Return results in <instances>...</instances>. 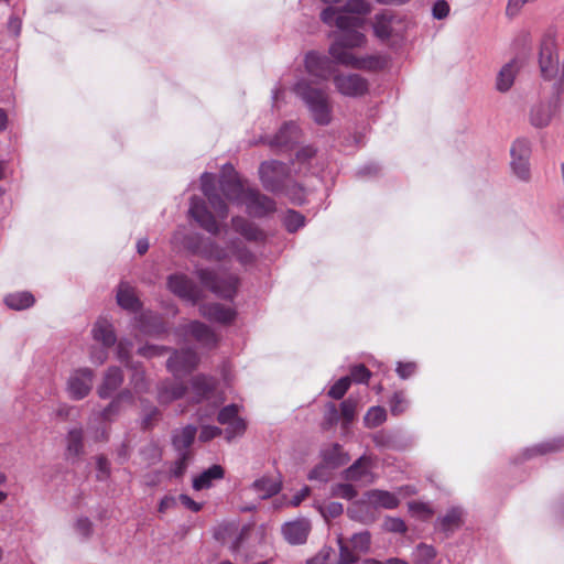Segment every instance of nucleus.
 Listing matches in <instances>:
<instances>
[{"mask_svg": "<svg viewBox=\"0 0 564 564\" xmlns=\"http://www.w3.org/2000/svg\"><path fill=\"white\" fill-rule=\"evenodd\" d=\"M560 94L561 93L556 94L557 97L555 104H540L531 109L530 122L532 126L535 128H544L551 122L555 111L560 107Z\"/></svg>", "mask_w": 564, "mask_h": 564, "instance_id": "22", "label": "nucleus"}, {"mask_svg": "<svg viewBox=\"0 0 564 564\" xmlns=\"http://www.w3.org/2000/svg\"><path fill=\"white\" fill-rule=\"evenodd\" d=\"M364 19L352 15H338L336 19V26L341 32L339 39L336 41L347 47H359L366 42V36L359 32L364 25Z\"/></svg>", "mask_w": 564, "mask_h": 564, "instance_id": "5", "label": "nucleus"}, {"mask_svg": "<svg viewBox=\"0 0 564 564\" xmlns=\"http://www.w3.org/2000/svg\"><path fill=\"white\" fill-rule=\"evenodd\" d=\"M332 553L330 547H323L313 558L307 561V564H329Z\"/></svg>", "mask_w": 564, "mask_h": 564, "instance_id": "64", "label": "nucleus"}, {"mask_svg": "<svg viewBox=\"0 0 564 564\" xmlns=\"http://www.w3.org/2000/svg\"><path fill=\"white\" fill-rule=\"evenodd\" d=\"M337 91L347 97H360L368 91V82L358 74H337L333 78Z\"/></svg>", "mask_w": 564, "mask_h": 564, "instance_id": "11", "label": "nucleus"}, {"mask_svg": "<svg viewBox=\"0 0 564 564\" xmlns=\"http://www.w3.org/2000/svg\"><path fill=\"white\" fill-rule=\"evenodd\" d=\"M311 531V523L306 519H297L282 527V534L290 544H303Z\"/></svg>", "mask_w": 564, "mask_h": 564, "instance_id": "19", "label": "nucleus"}, {"mask_svg": "<svg viewBox=\"0 0 564 564\" xmlns=\"http://www.w3.org/2000/svg\"><path fill=\"white\" fill-rule=\"evenodd\" d=\"M189 458V452H182L178 454V458L175 460L172 468L173 476L181 477L185 473Z\"/></svg>", "mask_w": 564, "mask_h": 564, "instance_id": "56", "label": "nucleus"}, {"mask_svg": "<svg viewBox=\"0 0 564 564\" xmlns=\"http://www.w3.org/2000/svg\"><path fill=\"white\" fill-rule=\"evenodd\" d=\"M345 11L357 14H367L370 12V6L366 0H348Z\"/></svg>", "mask_w": 564, "mask_h": 564, "instance_id": "58", "label": "nucleus"}, {"mask_svg": "<svg viewBox=\"0 0 564 564\" xmlns=\"http://www.w3.org/2000/svg\"><path fill=\"white\" fill-rule=\"evenodd\" d=\"M214 387V380L205 376H196L192 380V389L197 401L205 397Z\"/></svg>", "mask_w": 564, "mask_h": 564, "instance_id": "39", "label": "nucleus"}, {"mask_svg": "<svg viewBox=\"0 0 564 564\" xmlns=\"http://www.w3.org/2000/svg\"><path fill=\"white\" fill-rule=\"evenodd\" d=\"M169 290L178 297L197 303L202 299L200 289L185 274L175 273L167 279Z\"/></svg>", "mask_w": 564, "mask_h": 564, "instance_id": "10", "label": "nucleus"}, {"mask_svg": "<svg viewBox=\"0 0 564 564\" xmlns=\"http://www.w3.org/2000/svg\"><path fill=\"white\" fill-rule=\"evenodd\" d=\"M227 425L228 426L225 430V437L228 442L237 436H241L246 431V422L241 417H237Z\"/></svg>", "mask_w": 564, "mask_h": 564, "instance_id": "47", "label": "nucleus"}, {"mask_svg": "<svg viewBox=\"0 0 564 564\" xmlns=\"http://www.w3.org/2000/svg\"><path fill=\"white\" fill-rule=\"evenodd\" d=\"M339 545V560L337 564H352L358 557L355 555L354 550H350L347 544L344 543L343 538L338 536Z\"/></svg>", "mask_w": 564, "mask_h": 564, "instance_id": "49", "label": "nucleus"}, {"mask_svg": "<svg viewBox=\"0 0 564 564\" xmlns=\"http://www.w3.org/2000/svg\"><path fill=\"white\" fill-rule=\"evenodd\" d=\"M323 462L330 468L339 467L349 460L348 454H346L341 446L333 444L328 448L322 452Z\"/></svg>", "mask_w": 564, "mask_h": 564, "instance_id": "31", "label": "nucleus"}, {"mask_svg": "<svg viewBox=\"0 0 564 564\" xmlns=\"http://www.w3.org/2000/svg\"><path fill=\"white\" fill-rule=\"evenodd\" d=\"M560 449V443L557 442H544L539 445H535L531 448H528L525 453L528 454V457H532L535 455H543L553 451Z\"/></svg>", "mask_w": 564, "mask_h": 564, "instance_id": "50", "label": "nucleus"}, {"mask_svg": "<svg viewBox=\"0 0 564 564\" xmlns=\"http://www.w3.org/2000/svg\"><path fill=\"white\" fill-rule=\"evenodd\" d=\"M123 372L116 366L109 367L102 378V382L97 389L101 399H108L123 382Z\"/></svg>", "mask_w": 564, "mask_h": 564, "instance_id": "23", "label": "nucleus"}, {"mask_svg": "<svg viewBox=\"0 0 564 564\" xmlns=\"http://www.w3.org/2000/svg\"><path fill=\"white\" fill-rule=\"evenodd\" d=\"M351 383L350 377L346 376L337 380L329 389L328 395L333 399L339 400L341 399L347 390L349 389Z\"/></svg>", "mask_w": 564, "mask_h": 564, "instance_id": "45", "label": "nucleus"}, {"mask_svg": "<svg viewBox=\"0 0 564 564\" xmlns=\"http://www.w3.org/2000/svg\"><path fill=\"white\" fill-rule=\"evenodd\" d=\"M390 412L392 415L398 416L404 413L409 406V401L405 398L404 392H394L389 401Z\"/></svg>", "mask_w": 564, "mask_h": 564, "instance_id": "43", "label": "nucleus"}, {"mask_svg": "<svg viewBox=\"0 0 564 564\" xmlns=\"http://www.w3.org/2000/svg\"><path fill=\"white\" fill-rule=\"evenodd\" d=\"M200 187L204 195L208 198L212 195L216 194L215 184H214V175L209 173H203L200 176Z\"/></svg>", "mask_w": 564, "mask_h": 564, "instance_id": "61", "label": "nucleus"}, {"mask_svg": "<svg viewBox=\"0 0 564 564\" xmlns=\"http://www.w3.org/2000/svg\"><path fill=\"white\" fill-rule=\"evenodd\" d=\"M220 188L224 195L231 202L245 204L247 200V192L252 191V187L246 186L245 183L237 176L232 166L225 165L220 180Z\"/></svg>", "mask_w": 564, "mask_h": 564, "instance_id": "6", "label": "nucleus"}, {"mask_svg": "<svg viewBox=\"0 0 564 564\" xmlns=\"http://www.w3.org/2000/svg\"><path fill=\"white\" fill-rule=\"evenodd\" d=\"M356 408H357V401L351 398H348L341 402V404H340L341 416L347 424L354 420L355 413H356Z\"/></svg>", "mask_w": 564, "mask_h": 564, "instance_id": "55", "label": "nucleus"}, {"mask_svg": "<svg viewBox=\"0 0 564 564\" xmlns=\"http://www.w3.org/2000/svg\"><path fill=\"white\" fill-rule=\"evenodd\" d=\"M539 68L541 77L553 82L556 94L561 93L564 72L561 70L560 47L552 34H546L541 42Z\"/></svg>", "mask_w": 564, "mask_h": 564, "instance_id": "3", "label": "nucleus"}, {"mask_svg": "<svg viewBox=\"0 0 564 564\" xmlns=\"http://www.w3.org/2000/svg\"><path fill=\"white\" fill-rule=\"evenodd\" d=\"M234 229L243 236L247 240L258 241L263 238V234L252 223L242 217H234L231 219Z\"/></svg>", "mask_w": 564, "mask_h": 564, "instance_id": "29", "label": "nucleus"}, {"mask_svg": "<svg viewBox=\"0 0 564 564\" xmlns=\"http://www.w3.org/2000/svg\"><path fill=\"white\" fill-rule=\"evenodd\" d=\"M412 556L415 564H432L436 556V551L432 545L421 543L415 547Z\"/></svg>", "mask_w": 564, "mask_h": 564, "instance_id": "38", "label": "nucleus"}, {"mask_svg": "<svg viewBox=\"0 0 564 564\" xmlns=\"http://www.w3.org/2000/svg\"><path fill=\"white\" fill-rule=\"evenodd\" d=\"M350 542L354 551L367 553L370 550L371 535L368 531L355 533L351 536Z\"/></svg>", "mask_w": 564, "mask_h": 564, "instance_id": "44", "label": "nucleus"}, {"mask_svg": "<svg viewBox=\"0 0 564 564\" xmlns=\"http://www.w3.org/2000/svg\"><path fill=\"white\" fill-rule=\"evenodd\" d=\"M122 404L113 399L100 413V416L106 422H111L117 417L122 410Z\"/></svg>", "mask_w": 564, "mask_h": 564, "instance_id": "52", "label": "nucleus"}, {"mask_svg": "<svg viewBox=\"0 0 564 564\" xmlns=\"http://www.w3.org/2000/svg\"><path fill=\"white\" fill-rule=\"evenodd\" d=\"M399 503L400 500L393 492L372 489L365 494L362 500L354 502L347 509V513L354 520L370 523L375 521V516L369 511V508L394 509Z\"/></svg>", "mask_w": 564, "mask_h": 564, "instance_id": "2", "label": "nucleus"}, {"mask_svg": "<svg viewBox=\"0 0 564 564\" xmlns=\"http://www.w3.org/2000/svg\"><path fill=\"white\" fill-rule=\"evenodd\" d=\"M245 205L248 213L256 217L265 216L275 209L274 202L270 197L262 195L256 188L247 192V200Z\"/></svg>", "mask_w": 564, "mask_h": 564, "instance_id": "17", "label": "nucleus"}, {"mask_svg": "<svg viewBox=\"0 0 564 564\" xmlns=\"http://www.w3.org/2000/svg\"><path fill=\"white\" fill-rule=\"evenodd\" d=\"M332 495L346 500H351L357 496V490L350 484H336L332 487Z\"/></svg>", "mask_w": 564, "mask_h": 564, "instance_id": "48", "label": "nucleus"}, {"mask_svg": "<svg viewBox=\"0 0 564 564\" xmlns=\"http://www.w3.org/2000/svg\"><path fill=\"white\" fill-rule=\"evenodd\" d=\"M300 140V129L293 121L284 123L278 133L268 142L271 148L289 149Z\"/></svg>", "mask_w": 564, "mask_h": 564, "instance_id": "18", "label": "nucleus"}, {"mask_svg": "<svg viewBox=\"0 0 564 564\" xmlns=\"http://www.w3.org/2000/svg\"><path fill=\"white\" fill-rule=\"evenodd\" d=\"M519 70L520 64L517 59H511L505 64L497 75L496 89L500 93H507L510 90Z\"/></svg>", "mask_w": 564, "mask_h": 564, "instance_id": "26", "label": "nucleus"}, {"mask_svg": "<svg viewBox=\"0 0 564 564\" xmlns=\"http://www.w3.org/2000/svg\"><path fill=\"white\" fill-rule=\"evenodd\" d=\"M252 489L259 498L267 499L279 492L280 485L271 478L262 477L253 482Z\"/></svg>", "mask_w": 564, "mask_h": 564, "instance_id": "36", "label": "nucleus"}, {"mask_svg": "<svg viewBox=\"0 0 564 564\" xmlns=\"http://www.w3.org/2000/svg\"><path fill=\"white\" fill-rule=\"evenodd\" d=\"M94 371L89 368L75 370L67 382V391L75 400L84 399L91 390Z\"/></svg>", "mask_w": 564, "mask_h": 564, "instance_id": "14", "label": "nucleus"}, {"mask_svg": "<svg viewBox=\"0 0 564 564\" xmlns=\"http://www.w3.org/2000/svg\"><path fill=\"white\" fill-rule=\"evenodd\" d=\"M198 356L192 349L176 350L167 360V369L175 376L189 373L198 364Z\"/></svg>", "mask_w": 564, "mask_h": 564, "instance_id": "15", "label": "nucleus"}, {"mask_svg": "<svg viewBox=\"0 0 564 564\" xmlns=\"http://www.w3.org/2000/svg\"><path fill=\"white\" fill-rule=\"evenodd\" d=\"M34 302V296L30 292L11 293L4 297V303L17 311L29 308Z\"/></svg>", "mask_w": 564, "mask_h": 564, "instance_id": "34", "label": "nucleus"}, {"mask_svg": "<svg viewBox=\"0 0 564 564\" xmlns=\"http://www.w3.org/2000/svg\"><path fill=\"white\" fill-rule=\"evenodd\" d=\"M231 253L237 258V260L243 264L252 263L254 256L250 250H248L245 246H242L239 241H231L229 245Z\"/></svg>", "mask_w": 564, "mask_h": 564, "instance_id": "42", "label": "nucleus"}, {"mask_svg": "<svg viewBox=\"0 0 564 564\" xmlns=\"http://www.w3.org/2000/svg\"><path fill=\"white\" fill-rule=\"evenodd\" d=\"M387 419L386 410L382 406H372L364 417L365 425L373 429L382 424Z\"/></svg>", "mask_w": 564, "mask_h": 564, "instance_id": "40", "label": "nucleus"}, {"mask_svg": "<svg viewBox=\"0 0 564 564\" xmlns=\"http://www.w3.org/2000/svg\"><path fill=\"white\" fill-rule=\"evenodd\" d=\"M373 463L371 457H359L349 468L345 470L346 480L371 484L375 480L372 474Z\"/></svg>", "mask_w": 564, "mask_h": 564, "instance_id": "16", "label": "nucleus"}, {"mask_svg": "<svg viewBox=\"0 0 564 564\" xmlns=\"http://www.w3.org/2000/svg\"><path fill=\"white\" fill-rule=\"evenodd\" d=\"M511 170L513 174L521 181L530 178V142L525 139H517L510 149Z\"/></svg>", "mask_w": 564, "mask_h": 564, "instance_id": "8", "label": "nucleus"}, {"mask_svg": "<svg viewBox=\"0 0 564 564\" xmlns=\"http://www.w3.org/2000/svg\"><path fill=\"white\" fill-rule=\"evenodd\" d=\"M195 274L203 286L221 299L231 300L237 293L239 280L234 274L221 278L210 269L198 267L195 269Z\"/></svg>", "mask_w": 564, "mask_h": 564, "instance_id": "4", "label": "nucleus"}, {"mask_svg": "<svg viewBox=\"0 0 564 564\" xmlns=\"http://www.w3.org/2000/svg\"><path fill=\"white\" fill-rule=\"evenodd\" d=\"M132 343L127 339L119 340L117 345V357L121 362H124L126 367H130V350Z\"/></svg>", "mask_w": 564, "mask_h": 564, "instance_id": "54", "label": "nucleus"}, {"mask_svg": "<svg viewBox=\"0 0 564 564\" xmlns=\"http://www.w3.org/2000/svg\"><path fill=\"white\" fill-rule=\"evenodd\" d=\"M305 67L308 74L321 79H327L334 73L332 61L315 52L306 54Z\"/></svg>", "mask_w": 564, "mask_h": 564, "instance_id": "20", "label": "nucleus"}, {"mask_svg": "<svg viewBox=\"0 0 564 564\" xmlns=\"http://www.w3.org/2000/svg\"><path fill=\"white\" fill-rule=\"evenodd\" d=\"M74 528L77 534L85 539L89 538L93 532V523L86 517L78 518L74 524Z\"/></svg>", "mask_w": 564, "mask_h": 564, "instance_id": "60", "label": "nucleus"}, {"mask_svg": "<svg viewBox=\"0 0 564 564\" xmlns=\"http://www.w3.org/2000/svg\"><path fill=\"white\" fill-rule=\"evenodd\" d=\"M370 376V371L364 365H357L351 368L349 377L351 381L367 383Z\"/></svg>", "mask_w": 564, "mask_h": 564, "instance_id": "57", "label": "nucleus"}, {"mask_svg": "<svg viewBox=\"0 0 564 564\" xmlns=\"http://www.w3.org/2000/svg\"><path fill=\"white\" fill-rule=\"evenodd\" d=\"M107 349L104 346L100 348L93 346L89 351L90 361L96 365H102L108 358Z\"/></svg>", "mask_w": 564, "mask_h": 564, "instance_id": "62", "label": "nucleus"}, {"mask_svg": "<svg viewBox=\"0 0 564 564\" xmlns=\"http://www.w3.org/2000/svg\"><path fill=\"white\" fill-rule=\"evenodd\" d=\"M131 369H133L130 384L132 386V389L135 393H144L149 390V383L145 379V373L142 369L137 368L132 365H130Z\"/></svg>", "mask_w": 564, "mask_h": 564, "instance_id": "41", "label": "nucleus"}, {"mask_svg": "<svg viewBox=\"0 0 564 564\" xmlns=\"http://www.w3.org/2000/svg\"><path fill=\"white\" fill-rule=\"evenodd\" d=\"M118 304L128 311L135 312L140 307V302L135 296L134 290L128 283H120L117 292Z\"/></svg>", "mask_w": 564, "mask_h": 564, "instance_id": "28", "label": "nucleus"}, {"mask_svg": "<svg viewBox=\"0 0 564 564\" xmlns=\"http://www.w3.org/2000/svg\"><path fill=\"white\" fill-rule=\"evenodd\" d=\"M304 216L295 210H289L284 217V226L289 232H294L304 226Z\"/></svg>", "mask_w": 564, "mask_h": 564, "instance_id": "46", "label": "nucleus"}, {"mask_svg": "<svg viewBox=\"0 0 564 564\" xmlns=\"http://www.w3.org/2000/svg\"><path fill=\"white\" fill-rule=\"evenodd\" d=\"M184 332L189 334L203 346L214 347L217 344V335L213 332V329L198 321L191 322L188 325H186L184 327Z\"/></svg>", "mask_w": 564, "mask_h": 564, "instance_id": "24", "label": "nucleus"}, {"mask_svg": "<svg viewBox=\"0 0 564 564\" xmlns=\"http://www.w3.org/2000/svg\"><path fill=\"white\" fill-rule=\"evenodd\" d=\"M91 336L94 340L100 343L105 348L112 347L117 341L113 326L106 318H99L95 323L91 329Z\"/></svg>", "mask_w": 564, "mask_h": 564, "instance_id": "25", "label": "nucleus"}, {"mask_svg": "<svg viewBox=\"0 0 564 564\" xmlns=\"http://www.w3.org/2000/svg\"><path fill=\"white\" fill-rule=\"evenodd\" d=\"M401 24L402 21L397 14L384 11L373 17L372 29L379 40L387 41L400 33Z\"/></svg>", "mask_w": 564, "mask_h": 564, "instance_id": "12", "label": "nucleus"}, {"mask_svg": "<svg viewBox=\"0 0 564 564\" xmlns=\"http://www.w3.org/2000/svg\"><path fill=\"white\" fill-rule=\"evenodd\" d=\"M188 213L207 232L217 235L220 231L219 224L215 216L208 210L203 198L193 196L191 198Z\"/></svg>", "mask_w": 564, "mask_h": 564, "instance_id": "13", "label": "nucleus"}, {"mask_svg": "<svg viewBox=\"0 0 564 564\" xmlns=\"http://www.w3.org/2000/svg\"><path fill=\"white\" fill-rule=\"evenodd\" d=\"M329 468L330 467L323 462L310 471L308 479L324 482L327 481L329 479Z\"/></svg>", "mask_w": 564, "mask_h": 564, "instance_id": "59", "label": "nucleus"}, {"mask_svg": "<svg viewBox=\"0 0 564 564\" xmlns=\"http://www.w3.org/2000/svg\"><path fill=\"white\" fill-rule=\"evenodd\" d=\"M288 170V166L279 161L262 162L259 175L263 187L273 193L281 191Z\"/></svg>", "mask_w": 564, "mask_h": 564, "instance_id": "9", "label": "nucleus"}, {"mask_svg": "<svg viewBox=\"0 0 564 564\" xmlns=\"http://www.w3.org/2000/svg\"><path fill=\"white\" fill-rule=\"evenodd\" d=\"M225 471L220 465H213L193 479V488L195 490L209 488L214 480L223 479Z\"/></svg>", "mask_w": 564, "mask_h": 564, "instance_id": "27", "label": "nucleus"}, {"mask_svg": "<svg viewBox=\"0 0 564 564\" xmlns=\"http://www.w3.org/2000/svg\"><path fill=\"white\" fill-rule=\"evenodd\" d=\"M207 199L219 218L224 219L228 216V206L217 193Z\"/></svg>", "mask_w": 564, "mask_h": 564, "instance_id": "51", "label": "nucleus"}, {"mask_svg": "<svg viewBox=\"0 0 564 564\" xmlns=\"http://www.w3.org/2000/svg\"><path fill=\"white\" fill-rule=\"evenodd\" d=\"M384 528L390 532L403 533L406 531L404 521L399 518H388L384 521Z\"/></svg>", "mask_w": 564, "mask_h": 564, "instance_id": "63", "label": "nucleus"}, {"mask_svg": "<svg viewBox=\"0 0 564 564\" xmlns=\"http://www.w3.org/2000/svg\"><path fill=\"white\" fill-rule=\"evenodd\" d=\"M199 313L208 321L228 324L235 319L236 312L229 306L219 303L203 304L199 306Z\"/></svg>", "mask_w": 564, "mask_h": 564, "instance_id": "21", "label": "nucleus"}, {"mask_svg": "<svg viewBox=\"0 0 564 564\" xmlns=\"http://www.w3.org/2000/svg\"><path fill=\"white\" fill-rule=\"evenodd\" d=\"M67 455L77 457L83 452V431L73 429L67 434Z\"/></svg>", "mask_w": 564, "mask_h": 564, "instance_id": "37", "label": "nucleus"}, {"mask_svg": "<svg viewBox=\"0 0 564 564\" xmlns=\"http://www.w3.org/2000/svg\"><path fill=\"white\" fill-rule=\"evenodd\" d=\"M196 427L193 425H187L183 427L181 431L174 434L173 436V444L175 448L182 453V452H189V447L194 442L195 435H196Z\"/></svg>", "mask_w": 564, "mask_h": 564, "instance_id": "32", "label": "nucleus"}, {"mask_svg": "<svg viewBox=\"0 0 564 564\" xmlns=\"http://www.w3.org/2000/svg\"><path fill=\"white\" fill-rule=\"evenodd\" d=\"M239 408L236 404H230L225 406L220 410L218 413V422L220 424H228L231 423L234 420H236L238 416Z\"/></svg>", "mask_w": 564, "mask_h": 564, "instance_id": "53", "label": "nucleus"}, {"mask_svg": "<svg viewBox=\"0 0 564 564\" xmlns=\"http://www.w3.org/2000/svg\"><path fill=\"white\" fill-rule=\"evenodd\" d=\"M463 510L458 507L449 509L443 517L438 518L440 528L446 532H453L462 525Z\"/></svg>", "mask_w": 564, "mask_h": 564, "instance_id": "33", "label": "nucleus"}, {"mask_svg": "<svg viewBox=\"0 0 564 564\" xmlns=\"http://www.w3.org/2000/svg\"><path fill=\"white\" fill-rule=\"evenodd\" d=\"M347 48V46L335 42L329 47V54L338 64L357 69H373L382 66L379 57L357 58Z\"/></svg>", "mask_w": 564, "mask_h": 564, "instance_id": "7", "label": "nucleus"}, {"mask_svg": "<svg viewBox=\"0 0 564 564\" xmlns=\"http://www.w3.org/2000/svg\"><path fill=\"white\" fill-rule=\"evenodd\" d=\"M293 91L306 105L313 120L321 126H327L332 121V105L326 90L314 86L310 80L301 79Z\"/></svg>", "mask_w": 564, "mask_h": 564, "instance_id": "1", "label": "nucleus"}, {"mask_svg": "<svg viewBox=\"0 0 564 564\" xmlns=\"http://www.w3.org/2000/svg\"><path fill=\"white\" fill-rule=\"evenodd\" d=\"M186 388L180 383H162L159 389V401L161 403H170L184 395Z\"/></svg>", "mask_w": 564, "mask_h": 564, "instance_id": "35", "label": "nucleus"}, {"mask_svg": "<svg viewBox=\"0 0 564 564\" xmlns=\"http://www.w3.org/2000/svg\"><path fill=\"white\" fill-rule=\"evenodd\" d=\"M195 252L207 260L214 261H224L229 257L227 249L220 247L213 240L204 242Z\"/></svg>", "mask_w": 564, "mask_h": 564, "instance_id": "30", "label": "nucleus"}]
</instances>
